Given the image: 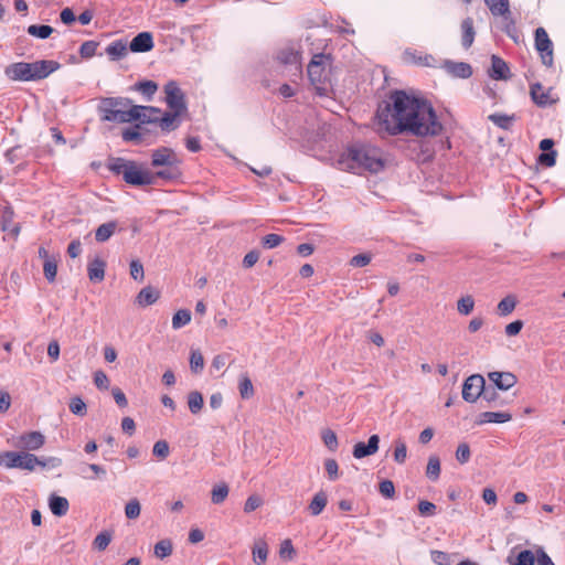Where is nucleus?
<instances>
[{"instance_id":"obj_24","label":"nucleus","mask_w":565,"mask_h":565,"mask_svg":"<svg viewBox=\"0 0 565 565\" xmlns=\"http://www.w3.org/2000/svg\"><path fill=\"white\" fill-rule=\"evenodd\" d=\"M49 507L55 516H63L70 509L68 500L57 494H51L49 498Z\"/></svg>"},{"instance_id":"obj_25","label":"nucleus","mask_w":565,"mask_h":565,"mask_svg":"<svg viewBox=\"0 0 565 565\" xmlns=\"http://www.w3.org/2000/svg\"><path fill=\"white\" fill-rule=\"evenodd\" d=\"M160 297L159 290L151 286L142 288L137 295L136 301L141 307H148L153 305Z\"/></svg>"},{"instance_id":"obj_17","label":"nucleus","mask_w":565,"mask_h":565,"mask_svg":"<svg viewBox=\"0 0 565 565\" xmlns=\"http://www.w3.org/2000/svg\"><path fill=\"white\" fill-rule=\"evenodd\" d=\"M180 158L177 153L168 147H160L152 151L151 153V166L153 168H159L160 166H167L172 161H178Z\"/></svg>"},{"instance_id":"obj_38","label":"nucleus","mask_w":565,"mask_h":565,"mask_svg":"<svg viewBox=\"0 0 565 565\" xmlns=\"http://www.w3.org/2000/svg\"><path fill=\"white\" fill-rule=\"evenodd\" d=\"M394 461L398 465H403L406 461L407 458V447L406 443L398 438L394 441Z\"/></svg>"},{"instance_id":"obj_3","label":"nucleus","mask_w":565,"mask_h":565,"mask_svg":"<svg viewBox=\"0 0 565 565\" xmlns=\"http://www.w3.org/2000/svg\"><path fill=\"white\" fill-rule=\"evenodd\" d=\"M61 64L53 60H40L35 62H17L4 68L6 76L11 81L38 82L49 77L57 71Z\"/></svg>"},{"instance_id":"obj_5","label":"nucleus","mask_w":565,"mask_h":565,"mask_svg":"<svg viewBox=\"0 0 565 565\" xmlns=\"http://www.w3.org/2000/svg\"><path fill=\"white\" fill-rule=\"evenodd\" d=\"M107 167L114 174L121 175L127 184L134 186L153 185L152 172L142 169L134 160L121 157L110 158Z\"/></svg>"},{"instance_id":"obj_30","label":"nucleus","mask_w":565,"mask_h":565,"mask_svg":"<svg viewBox=\"0 0 565 565\" xmlns=\"http://www.w3.org/2000/svg\"><path fill=\"white\" fill-rule=\"evenodd\" d=\"M327 503L328 495L324 491L321 490L313 495L308 509L312 515L317 516L323 511Z\"/></svg>"},{"instance_id":"obj_43","label":"nucleus","mask_w":565,"mask_h":565,"mask_svg":"<svg viewBox=\"0 0 565 565\" xmlns=\"http://www.w3.org/2000/svg\"><path fill=\"white\" fill-rule=\"evenodd\" d=\"M509 562L511 565H534L535 556L532 551L523 550L516 555L513 562L509 557Z\"/></svg>"},{"instance_id":"obj_22","label":"nucleus","mask_w":565,"mask_h":565,"mask_svg":"<svg viewBox=\"0 0 565 565\" xmlns=\"http://www.w3.org/2000/svg\"><path fill=\"white\" fill-rule=\"evenodd\" d=\"M105 268L106 263L98 257L89 262L87 266V275L89 280L94 282L103 281L105 278Z\"/></svg>"},{"instance_id":"obj_33","label":"nucleus","mask_w":565,"mask_h":565,"mask_svg":"<svg viewBox=\"0 0 565 565\" xmlns=\"http://www.w3.org/2000/svg\"><path fill=\"white\" fill-rule=\"evenodd\" d=\"M426 477L431 481H437L440 477V460L436 455L428 458Z\"/></svg>"},{"instance_id":"obj_62","label":"nucleus","mask_w":565,"mask_h":565,"mask_svg":"<svg viewBox=\"0 0 565 565\" xmlns=\"http://www.w3.org/2000/svg\"><path fill=\"white\" fill-rule=\"evenodd\" d=\"M153 456L166 459L169 456V445L166 440H158L152 448Z\"/></svg>"},{"instance_id":"obj_1","label":"nucleus","mask_w":565,"mask_h":565,"mask_svg":"<svg viewBox=\"0 0 565 565\" xmlns=\"http://www.w3.org/2000/svg\"><path fill=\"white\" fill-rule=\"evenodd\" d=\"M380 134L388 136L412 135L415 137H437L444 132L431 103L425 97L394 89L376 110Z\"/></svg>"},{"instance_id":"obj_16","label":"nucleus","mask_w":565,"mask_h":565,"mask_svg":"<svg viewBox=\"0 0 565 565\" xmlns=\"http://www.w3.org/2000/svg\"><path fill=\"white\" fill-rule=\"evenodd\" d=\"M489 380L493 383V387L508 391L516 384V376L511 372L493 371L488 374Z\"/></svg>"},{"instance_id":"obj_46","label":"nucleus","mask_w":565,"mask_h":565,"mask_svg":"<svg viewBox=\"0 0 565 565\" xmlns=\"http://www.w3.org/2000/svg\"><path fill=\"white\" fill-rule=\"evenodd\" d=\"M475 307V300L470 295L461 297L457 302V310L460 315L468 316Z\"/></svg>"},{"instance_id":"obj_51","label":"nucleus","mask_w":565,"mask_h":565,"mask_svg":"<svg viewBox=\"0 0 565 565\" xmlns=\"http://www.w3.org/2000/svg\"><path fill=\"white\" fill-rule=\"evenodd\" d=\"M278 60L282 64H297L299 60L298 52L294 51L292 49H286L281 50L278 53Z\"/></svg>"},{"instance_id":"obj_20","label":"nucleus","mask_w":565,"mask_h":565,"mask_svg":"<svg viewBox=\"0 0 565 565\" xmlns=\"http://www.w3.org/2000/svg\"><path fill=\"white\" fill-rule=\"evenodd\" d=\"M445 68L449 74L457 78L466 79L472 75L471 65L465 62L446 61Z\"/></svg>"},{"instance_id":"obj_55","label":"nucleus","mask_w":565,"mask_h":565,"mask_svg":"<svg viewBox=\"0 0 565 565\" xmlns=\"http://www.w3.org/2000/svg\"><path fill=\"white\" fill-rule=\"evenodd\" d=\"M284 236L270 233L263 237L262 244L265 248L271 249L280 245L284 242Z\"/></svg>"},{"instance_id":"obj_6","label":"nucleus","mask_w":565,"mask_h":565,"mask_svg":"<svg viewBox=\"0 0 565 565\" xmlns=\"http://www.w3.org/2000/svg\"><path fill=\"white\" fill-rule=\"evenodd\" d=\"M332 65L331 54L317 53L313 54L307 66V74L310 84L315 87L319 96L328 95L329 71Z\"/></svg>"},{"instance_id":"obj_50","label":"nucleus","mask_w":565,"mask_h":565,"mask_svg":"<svg viewBox=\"0 0 565 565\" xmlns=\"http://www.w3.org/2000/svg\"><path fill=\"white\" fill-rule=\"evenodd\" d=\"M68 407H70V411L74 415H77V416H84L87 411V406H86L85 402L78 396L73 397L71 399Z\"/></svg>"},{"instance_id":"obj_54","label":"nucleus","mask_w":565,"mask_h":565,"mask_svg":"<svg viewBox=\"0 0 565 565\" xmlns=\"http://www.w3.org/2000/svg\"><path fill=\"white\" fill-rule=\"evenodd\" d=\"M321 438L329 450L334 451L338 448V437L333 430H323Z\"/></svg>"},{"instance_id":"obj_45","label":"nucleus","mask_w":565,"mask_h":565,"mask_svg":"<svg viewBox=\"0 0 565 565\" xmlns=\"http://www.w3.org/2000/svg\"><path fill=\"white\" fill-rule=\"evenodd\" d=\"M136 89L150 99L157 92L158 85L153 81H141L136 84Z\"/></svg>"},{"instance_id":"obj_12","label":"nucleus","mask_w":565,"mask_h":565,"mask_svg":"<svg viewBox=\"0 0 565 565\" xmlns=\"http://www.w3.org/2000/svg\"><path fill=\"white\" fill-rule=\"evenodd\" d=\"M183 175L182 172V160L172 161L167 166H160L154 172H152L153 184H157V180L160 179L166 183L178 182Z\"/></svg>"},{"instance_id":"obj_28","label":"nucleus","mask_w":565,"mask_h":565,"mask_svg":"<svg viewBox=\"0 0 565 565\" xmlns=\"http://www.w3.org/2000/svg\"><path fill=\"white\" fill-rule=\"evenodd\" d=\"M488 119L493 122L497 127L503 129V130H511L513 122L516 120V116L513 115H507V114H491L488 116Z\"/></svg>"},{"instance_id":"obj_39","label":"nucleus","mask_w":565,"mask_h":565,"mask_svg":"<svg viewBox=\"0 0 565 565\" xmlns=\"http://www.w3.org/2000/svg\"><path fill=\"white\" fill-rule=\"evenodd\" d=\"M179 115L175 114V111L172 113H164L161 115H158V124L157 126L161 127L164 131H170L171 129H174L177 126H173V122L175 121V118Z\"/></svg>"},{"instance_id":"obj_18","label":"nucleus","mask_w":565,"mask_h":565,"mask_svg":"<svg viewBox=\"0 0 565 565\" xmlns=\"http://www.w3.org/2000/svg\"><path fill=\"white\" fill-rule=\"evenodd\" d=\"M488 74L497 81H507L511 76L507 62L497 55L491 56V67Z\"/></svg>"},{"instance_id":"obj_11","label":"nucleus","mask_w":565,"mask_h":565,"mask_svg":"<svg viewBox=\"0 0 565 565\" xmlns=\"http://www.w3.org/2000/svg\"><path fill=\"white\" fill-rule=\"evenodd\" d=\"M490 12L494 17H502L508 21L505 32L509 36L513 38L512 32L515 30L514 21L511 17L509 0H483Z\"/></svg>"},{"instance_id":"obj_56","label":"nucleus","mask_w":565,"mask_h":565,"mask_svg":"<svg viewBox=\"0 0 565 565\" xmlns=\"http://www.w3.org/2000/svg\"><path fill=\"white\" fill-rule=\"evenodd\" d=\"M98 43L95 41H85L79 47V55L83 58H90L95 55Z\"/></svg>"},{"instance_id":"obj_64","label":"nucleus","mask_w":565,"mask_h":565,"mask_svg":"<svg viewBox=\"0 0 565 565\" xmlns=\"http://www.w3.org/2000/svg\"><path fill=\"white\" fill-rule=\"evenodd\" d=\"M431 561L437 565H449V554L443 551L434 550L430 552Z\"/></svg>"},{"instance_id":"obj_4","label":"nucleus","mask_w":565,"mask_h":565,"mask_svg":"<svg viewBox=\"0 0 565 565\" xmlns=\"http://www.w3.org/2000/svg\"><path fill=\"white\" fill-rule=\"evenodd\" d=\"M132 100L126 97H103L99 100L97 111L103 121L128 124L138 118V110Z\"/></svg>"},{"instance_id":"obj_63","label":"nucleus","mask_w":565,"mask_h":565,"mask_svg":"<svg viewBox=\"0 0 565 565\" xmlns=\"http://www.w3.org/2000/svg\"><path fill=\"white\" fill-rule=\"evenodd\" d=\"M380 493L387 499H392L395 495V487L391 480H383L379 484Z\"/></svg>"},{"instance_id":"obj_44","label":"nucleus","mask_w":565,"mask_h":565,"mask_svg":"<svg viewBox=\"0 0 565 565\" xmlns=\"http://www.w3.org/2000/svg\"><path fill=\"white\" fill-rule=\"evenodd\" d=\"M111 539L113 536L110 532L103 531L99 534H97V536L94 539L93 546L97 551H105L107 546L110 544Z\"/></svg>"},{"instance_id":"obj_14","label":"nucleus","mask_w":565,"mask_h":565,"mask_svg":"<svg viewBox=\"0 0 565 565\" xmlns=\"http://www.w3.org/2000/svg\"><path fill=\"white\" fill-rule=\"evenodd\" d=\"M380 437L379 435L370 436L367 443L359 441L354 445L352 455L356 459L374 455L379 450Z\"/></svg>"},{"instance_id":"obj_2","label":"nucleus","mask_w":565,"mask_h":565,"mask_svg":"<svg viewBox=\"0 0 565 565\" xmlns=\"http://www.w3.org/2000/svg\"><path fill=\"white\" fill-rule=\"evenodd\" d=\"M340 169L352 173L370 171L377 173L384 168L383 160L376 156L375 150L364 146H351L339 158Z\"/></svg>"},{"instance_id":"obj_61","label":"nucleus","mask_w":565,"mask_h":565,"mask_svg":"<svg viewBox=\"0 0 565 565\" xmlns=\"http://www.w3.org/2000/svg\"><path fill=\"white\" fill-rule=\"evenodd\" d=\"M556 151L555 150H551L548 152H542L539 154L537 157V162L542 166H545V167H554L555 163H556Z\"/></svg>"},{"instance_id":"obj_32","label":"nucleus","mask_w":565,"mask_h":565,"mask_svg":"<svg viewBox=\"0 0 565 565\" xmlns=\"http://www.w3.org/2000/svg\"><path fill=\"white\" fill-rule=\"evenodd\" d=\"M26 32L31 36L45 40L51 36L54 29L47 24H31L28 26Z\"/></svg>"},{"instance_id":"obj_40","label":"nucleus","mask_w":565,"mask_h":565,"mask_svg":"<svg viewBox=\"0 0 565 565\" xmlns=\"http://www.w3.org/2000/svg\"><path fill=\"white\" fill-rule=\"evenodd\" d=\"M12 218H13V211L10 207H7L3 211V214H2V217H1L2 230L3 231H10L14 235H18L20 228H19L18 225L12 224Z\"/></svg>"},{"instance_id":"obj_34","label":"nucleus","mask_w":565,"mask_h":565,"mask_svg":"<svg viewBox=\"0 0 565 565\" xmlns=\"http://www.w3.org/2000/svg\"><path fill=\"white\" fill-rule=\"evenodd\" d=\"M516 306V298L512 295L504 297L497 307L498 315L501 317H507L513 312Z\"/></svg>"},{"instance_id":"obj_47","label":"nucleus","mask_w":565,"mask_h":565,"mask_svg":"<svg viewBox=\"0 0 565 565\" xmlns=\"http://www.w3.org/2000/svg\"><path fill=\"white\" fill-rule=\"evenodd\" d=\"M172 543L170 540H161L154 545V555L159 558H164L171 555Z\"/></svg>"},{"instance_id":"obj_13","label":"nucleus","mask_w":565,"mask_h":565,"mask_svg":"<svg viewBox=\"0 0 565 565\" xmlns=\"http://www.w3.org/2000/svg\"><path fill=\"white\" fill-rule=\"evenodd\" d=\"M135 107L140 108L138 110L139 117L134 119V121H137L136 128H145V125L157 126L158 115H161V110L159 108L140 105H136Z\"/></svg>"},{"instance_id":"obj_48","label":"nucleus","mask_w":565,"mask_h":565,"mask_svg":"<svg viewBox=\"0 0 565 565\" xmlns=\"http://www.w3.org/2000/svg\"><path fill=\"white\" fill-rule=\"evenodd\" d=\"M239 394L243 399H248L254 395V387L248 376H243L239 380Z\"/></svg>"},{"instance_id":"obj_53","label":"nucleus","mask_w":565,"mask_h":565,"mask_svg":"<svg viewBox=\"0 0 565 565\" xmlns=\"http://www.w3.org/2000/svg\"><path fill=\"white\" fill-rule=\"evenodd\" d=\"M324 469L330 481H335L339 479V465L335 459H326Z\"/></svg>"},{"instance_id":"obj_60","label":"nucleus","mask_w":565,"mask_h":565,"mask_svg":"<svg viewBox=\"0 0 565 565\" xmlns=\"http://www.w3.org/2000/svg\"><path fill=\"white\" fill-rule=\"evenodd\" d=\"M129 267H130V276L132 279L139 280V281L143 280V277H145L143 266L139 259L131 260Z\"/></svg>"},{"instance_id":"obj_8","label":"nucleus","mask_w":565,"mask_h":565,"mask_svg":"<svg viewBox=\"0 0 565 565\" xmlns=\"http://www.w3.org/2000/svg\"><path fill=\"white\" fill-rule=\"evenodd\" d=\"M164 93L166 103L172 111H175L177 115H182L186 111L185 95L175 81H169L164 85Z\"/></svg>"},{"instance_id":"obj_9","label":"nucleus","mask_w":565,"mask_h":565,"mask_svg":"<svg viewBox=\"0 0 565 565\" xmlns=\"http://www.w3.org/2000/svg\"><path fill=\"white\" fill-rule=\"evenodd\" d=\"M535 49L541 55L542 63L551 67L553 65V43L544 28L540 26L534 34Z\"/></svg>"},{"instance_id":"obj_49","label":"nucleus","mask_w":565,"mask_h":565,"mask_svg":"<svg viewBox=\"0 0 565 565\" xmlns=\"http://www.w3.org/2000/svg\"><path fill=\"white\" fill-rule=\"evenodd\" d=\"M141 505L137 499H131L125 507V515L129 520H135L140 515Z\"/></svg>"},{"instance_id":"obj_37","label":"nucleus","mask_w":565,"mask_h":565,"mask_svg":"<svg viewBox=\"0 0 565 565\" xmlns=\"http://www.w3.org/2000/svg\"><path fill=\"white\" fill-rule=\"evenodd\" d=\"M204 401L200 392L193 391L188 395V406L192 414H198L203 407Z\"/></svg>"},{"instance_id":"obj_26","label":"nucleus","mask_w":565,"mask_h":565,"mask_svg":"<svg viewBox=\"0 0 565 565\" xmlns=\"http://www.w3.org/2000/svg\"><path fill=\"white\" fill-rule=\"evenodd\" d=\"M530 94L532 100L540 107H546L552 103L550 99L548 90L545 92L544 87L540 83H534L531 85Z\"/></svg>"},{"instance_id":"obj_31","label":"nucleus","mask_w":565,"mask_h":565,"mask_svg":"<svg viewBox=\"0 0 565 565\" xmlns=\"http://www.w3.org/2000/svg\"><path fill=\"white\" fill-rule=\"evenodd\" d=\"M149 131L147 128H126L121 132V138L126 142H135L136 145L141 143L143 135Z\"/></svg>"},{"instance_id":"obj_35","label":"nucleus","mask_w":565,"mask_h":565,"mask_svg":"<svg viewBox=\"0 0 565 565\" xmlns=\"http://www.w3.org/2000/svg\"><path fill=\"white\" fill-rule=\"evenodd\" d=\"M253 558L257 565H262L266 562L268 556V546L265 541H259L253 547Z\"/></svg>"},{"instance_id":"obj_41","label":"nucleus","mask_w":565,"mask_h":565,"mask_svg":"<svg viewBox=\"0 0 565 565\" xmlns=\"http://www.w3.org/2000/svg\"><path fill=\"white\" fill-rule=\"evenodd\" d=\"M228 491H230L228 486L224 482L215 486L212 489V497H211L212 502L214 504H221L227 498Z\"/></svg>"},{"instance_id":"obj_21","label":"nucleus","mask_w":565,"mask_h":565,"mask_svg":"<svg viewBox=\"0 0 565 565\" xmlns=\"http://www.w3.org/2000/svg\"><path fill=\"white\" fill-rule=\"evenodd\" d=\"M512 414L509 412H483L480 413L476 422L477 425H483L488 423L502 424L510 422Z\"/></svg>"},{"instance_id":"obj_19","label":"nucleus","mask_w":565,"mask_h":565,"mask_svg":"<svg viewBox=\"0 0 565 565\" xmlns=\"http://www.w3.org/2000/svg\"><path fill=\"white\" fill-rule=\"evenodd\" d=\"M45 443V437L40 431H29L19 437L18 446L28 450H38Z\"/></svg>"},{"instance_id":"obj_36","label":"nucleus","mask_w":565,"mask_h":565,"mask_svg":"<svg viewBox=\"0 0 565 565\" xmlns=\"http://www.w3.org/2000/svg\"><path fill=\"white\" fill-rule=\"evenodd\" d=\"M191 321V311L188 309L178 310L172 317V328L181 329Z\"/></svg>"},{"instance_id":"obj_58","label":"nucleus","mask_w":565,"mask_h":565,"mask_svg":"<svg viewBox=\"0 0 565 565\" xmlns=\"http://www.w3.org/2000/svg\"><path fill=\"white\" fill-rule=\"evenodd\" d=\"M295 554H296V551L292 546L291 541L290 540L282 541V543L280 544V548H279V556L282 559L290 561L294 558Z\"/></svg>"},{"instance_id":"obj_42","label":"nucleus","mask_w":565,"mask_h":565,"mask_svg":"<svg viewBox=\"0 0 565 565\" xmlns=\"http://www.w3.org/2000/svg\"><path fill=\"white\" fill-rule=\"evenodd\" d=\"M44 277L49 282H53L57 274V263L54 257H46L43 264Z\"/></svg>"},{"instance_id":"obj_23","label":"nucleus","mask_w":565,"mask_h":565,"mask_svg":"<svg viewBox=\"0 0 565 565\" xmlns=\"http://www.w3.org/2000/svg\"><path fill=\"white\" fill-rule=\"evenodd\" d=\"M460 26H461V45L463 46V49L467 50L472 45V43L475 41V36H476L472 18L468 17V18L463 19Z\"/></svg>"},{"instance_id":"obj_27","label":"nucleus","mask_w":565,"mask_h":565,"mask_svg":"<svg viewBox=\"0 0 565 565\" xmlns=\"http://www.w3.org/2000/svg\"><path fill=\"white\" fill-rule=\"evenodd\" d=\"M118 223L116 221H109L99 225L95 231V239L98 243L107 242L116 232Z\"/></svg>"},{"instance_id":"obj_59","label":"nucleus","mask_w":565,"mask_h":565,"mask_svg":"<svg viewBox=\"0 0 565 565\" xmlns=\"http://www.w3.org/2000/svg\"><path fill=\"white\" fill-rule=\"evenodd\" d=\"M481 397L487 401L488 403L492 404L493 406H500L501 404L498 403L499 401V394L497 392V388L493 386H484V391L481 394Z\"/></svg>"},{"instance_id":"obj_7","label":"nucleus","mask_w":565,"mask_h":565,"mask_svg":"<svg viewBox=\"0 0 565 565\" xmlns=\"http://www.w3.org/2000/svg\"><path fill=\"white\" fill-rule=\"evenodd\" d=\"M38 462V457L31 452L4 451L0 454V465L7 468H19L33 471Z\"/></svg>"},{"instance_id":"obj_10","label":"nucleus","mask_w":565,"mask_h":565,"mask_svg":"<svg viewBox=\"0 0 565 565\" xmlns=\"http://www.w3.org/2000/svg\"><path fill=\"white\" fill-rule=\"evenodd\" d=\"M486 381L480 374L468 376L462 385V398L468 403H476L484 391Z\"/></svg>"},{"instance_id":"obj_52","label":"nucleus","mask_w":565,"mask_h":565,"mask_svg":"<svg viewBox=\"0 0 565 565\" xmlns=\"http://www.w3.org/2000/svg\"><path fill=\"white\" fill-rule=\"evenodd\" d=\"M190 367L194 373H199L204 367V359L200 351L194 350L191 352L190 356Z\"/></svg>"},{"instance_id":"obj_29","label":"nucleus","mask_w":565,"mask_h":565,"mask_svg":"<svg viewBox=\"0 0 565 565\" xmlns=\"http://www.w3.org/2000/svg\"><path fill=\"white\" fill-rule=\"evenodd\" d=\"M106 53L113 61L121 60L127 55V42L124 40H116L106 47Z\"/></svg>"},{"instance_id":"obj_57","label":"nucleus","mask_w":565,"mask_h":565,"mask_svg":"<svg viewBox=\"0 0 565 565\" xmlns=\"http://www.w3.org/2000/svg\"><path fill=\"white\" fill-rule=\"evenodd\" d=\"M471 451L468 444H459L456 450V459L459 463L463 465L470 460Z\"/></svg>"},{"instance_id":"obj_15","label":"nucleus","mask_w":565,"mask_h":565,"mask_svg":"<svg viewBox=\"0 0 565 565\" xmlns=\"http://www.w3.org/2000/svg\"><path fill=\"white\" fill-rule=\"evenodd\" d=\"M153 38L150 32L138 33L129 43V50L134 53H146L153 49Z\"/></svg>"}]
</instances>
